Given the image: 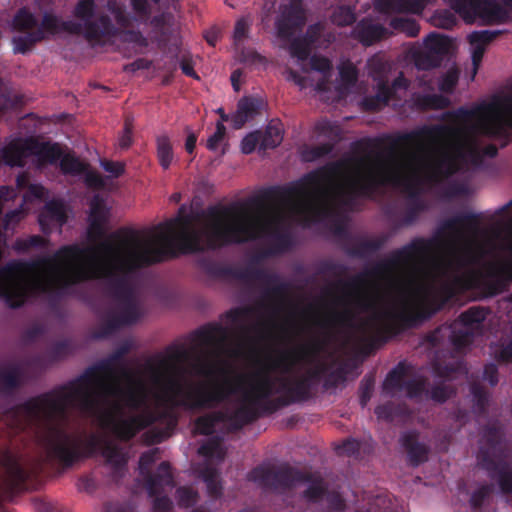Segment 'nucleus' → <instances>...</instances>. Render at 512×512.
I'll return each instance as SVG.
<instances>
[{"label": "nucleus", "mask_w": 512, "mask_h": 512, "mask_svg": "<svg viewBox=\"0 0 512 512\" xmlns=\"http://www.w3.org/2000/svg\"><path fill=\"white\" fill-rule=\"evenodd\" d=\"M481 232L479 214L459 212L443 220L433 238H414L408 244L390 252L386 259L379 261L371 269L347 280H338L334 286L344 292V297L338 302L348 304L353 298L355 306L362 311H372V315L356 324V314L351 308L345 307L342 311H333L320 325L357 329L371 344H383L403 331L429 320L443 308L445 298L426 292L415 309L392 312L379 310L376 300L361 294L360 290L369 277H381L413 269L430 254L439 240H445L447 252L438 267L441 276L461 289L477 288L481 279L478 272L471 270L472 266L484 256L496 251H507L512 254V230L500 243L496 240L501 237V232L494 231V239L488 241V249L476 241Z\"/></svg>", "instance_id": "1"}, {"label": "nucleus", "mask_w": 512, "mask_h": 512, "mask_svg": "<svg viewBox=\"0 0 512 512\" xmlns=\"http://www.w3.org/2000/svg\"><path fill=\"white\" fill-rule=\"evenodd\" d=\"M161 232L157 246L151 239H143L133 229L120 228L102 241L97 250L109 256L105 262H94L89 267H76L87 254L95 256L96 249L82 248L78 244L61 246L52 256L39 259L43 276L28 285L19 273L20 262H9L0 267V298L10 308H20L30 295H44L48 306L58 311L61 301L74 294L73 286L89 279H104L105 290L119 306L118 314L127 326L135 324L141 317L139 302L130 282L129 274L138 269L160 263L167 258H176L181 251L182 227L176 218L160 224Z\"/></svg>", "instance_id": "2"}, {"label": "nucleus", "mask_w": 512, "mask_h": 512, "mask_svg": "<svg viewBox=\"0 0 512 512\" xmlns=\"http://www.w3.org/2000/svg\"><path fill=\"white\" fill-rule=\"evenodd\" d=\"M258 203L257 198H251L247 202L210 205L194 216L184 215L185 207L181 206L176 217L182 227L181 251L202 253L262 238L270 241L263 257L276 256L291 250L293 236L288 229H282L284 218L281 214L248 217L247 205Z\"/></svg>", "instance_id": "3"}, {"label": "nucleus", "mask_w": 512, "mask_h": 512, "mask_svg": "<svg viewBox=\"0 0 512 512\" xmlns=\"http://www.w3.org/2000/svg\"><path fill=\"white\" fill-rule=\"evenodd\" d=\"M503 99H495L490 103H480L472 108L460 107L454 112L457 120L468 122L475 119L476 123L469 130L463 131L445 125L423 126L416 130L399 134L390 140L389 154L395 160V151L402 145L423 146L424 142H437L444 137L459 138L452 149H442L434 159L429 173V180L438 182L469 168L480 169L484 158H495L498 148L494 144L481 147L479 135L489 139L508 138L505 126L500 119Z\"/></svg>", "instance_id": "4"}, {"label": "nucleus", "mask_w": 512, "mask_h": 512, "mask_svg": "<svg viewBox=\"0 0 512 512\" xmlns=\"http://www.w3.org/2000/svg\"><path fill=\"white\" fill-rule=\"evenodd\" d=\"M22 405L23 403L18 404L7 411L8 425L13 433L44 425L39 442L50 461L68 469L76 462L100 452L105 459V464L111 467V480L118 484L124 477L127 457L119 445L96 434H90L83 440L80 436L69 433L63 425L58 423L66 419L70 407L79 409L77 405L69 404L63 415L53 418L45 415H30L22 410Z\"/></svg>", "instance_id": "5"}, {"label": "nucleus", "mask_w": 512, "mask_h": 512, "mask_svg": "<svg viewBox=\"0 0 512 512\" xmlns=\"http://www.w3.org/2000/svg\"><path fill=\"white\" fill-rule=\"evenodd\" d=\"M130 350V343L124 342L106 358L86 368L74 380L24 401L22 410L30 415H45L53 418L63 415L67 400L76 396H81L86 409L94 410L97 404L92 396V390L102 388L109 395H116L122 391L118 376H130L127 366L123 363L124 357Z\"/></svg>", "instance_id": "6"}, {"label": "nucleus", "mask_w": 512, "mask_h": 512, "mask_svg": "<svg viewBox=\"0 0 512 512\" xmlns=\"http://www.w3.org/2000/svg\"><path fill=\"white\" fill-rule=\"evenodd\" d=\"M166 354L160 357L157 366L151 367V372L153 383L160 389L157 398L171 407L186 410L215 408L241 388L243 376L235 381L226 378L211 385L189 383L185 389L184 370L179 363L189 357V351L182 345H171Z\"/></svg>", "instance_id": "7"}, {"label": "nucleus", "mask_w": 512, "mask_h": 512, "mask_svg": "<svg viewBox=\"0 0 512 512\" xmlns=\"http://www.w3.org/2000/svg\"><path fill=\"white\" fill-rule=\"evenodd\" d=\"M96 5L94 0H80L74 9V16L84 23L76 21H63L52 12H45L40 25L36 16L26 7L20 8L12 19V28L24 35L12 38L14 53L26 54L37 43H40L60 32H67L73 35L84 34L88 41H99L105 37H116L119 29L112 23L111 18L100 15L93 20Z\"/></svg>", "instance_id": "8"}, {"label": "nucleus", "mask_w": 512, "mask_h": 512, "mask_svg": "<svg viewBox=\"0 0 512 512\" xmlns=\"http://www.w3.org/2000/svg\"><path fill=\"white\" fill-rule=\"evenodd\" d=\"M121 390L116 395H109L102 388L92 390L97 404L94 410L84 407L81 396L68 399L67 406L77 405L82 413L96 417L117 439L128 442L159 421L163 413L149 406L148 390L141 381L126 390L121 387Z\"/></svg>", "instance_id": "9"}, {"label": "nucleus", "mask_w": 512, "mask_h": 512, "mask_svg": "<svg viewBox=\"0 0 512 512\" xmlns=\"http://www.w3.org/2000/svg\"><path fill=\"white\" fill-rule=\"evenodd\" d=\"M383 145L382 138H364L354 143L353 149L362 154L353 158L356 172L349 178L345 187L339 189L335 199L341 207L353 211L360 198L372 199L377 190L386 184L401 187L408 201L421 198V180L418 175L405 177L397 169L385 164L381 154L373 158V151Z\"/></svg>", "instance_id": "10"}, {"label": "nucleus", "mask_w": 512, "mask_h": 512, "mask_svg": "<svg viewBox=\"0 0 512 512\" xmlns=\"http://www.w3.org/2000/svg\"><path fill=\"white\" fill-rule=\"evenodd\" d=\"M344 164L343 161L332 162L305 174L296 182L285 186L270 187L263 192V198L281 204H290L296 199L303 200V209L312 215V218H305L306 222H317L320 219L331 217L335 214L336 208L330 190L325 187L324 182L330 176L338 174Z\"/></svg>", "instance_id": "11"}, {"label": "nucleus", "mask_w": 512, "mask_h": 512, "mask_svg": "<svg viewBox=\"0 0 512 512\" xmlns=\"http://www.w3.org/2000/svg\"><path fill=\"white\" fill-rule=\"evenodd\" d=\"M435 0H374L375 9L381 14H422ZM465 22L480 20L484 24L504 23L507 11L496 0H444Z\"/></svg>", "instance_id": "12"}, {"label": "nucleus", "mask_w": 512, "mask_h": 512, "mask_svg": "<svg viewBox=\"0 0 512 512\" xmlns=\"http://www.w3.org/2000/svg\"><path fill=\"white\" fill-rule=\"evenodd\" d=\"M200 267L207 275L216 279L237 278L255 280L263 283L266 286L263 291V298L266 300H275L280 304L275 306L274 310L276 312L280 310V306L286 301L291 289L290 284L286 281H282L279 275L269 273L260 268L240 271L229 265L208 259L200 261Z\"/></svg>", "instance_id": "13"}, {"label": "nucleus", "mask_w": 512, "mask_h": 512, "mask_svg": "<svg viewBox=\"0 0 512 512\" xmlns=\"http://www.w3.org/2000/svg\"><path fill=\"white\" fill-rule=\"evenodd\" d=\"M272 395H274V382L270 374L264 371L257 373L256 381L243 395L244 404L232 414H228L226 422H229L230 429L238 431L266 413L263 410L264 398H269Z\"/></svg>", "instance_id": "14"}, {"label": "nucleus", "mask_w": 512, "mask_h": 512, "mask_svg": "<svg viewBox=\"0 0 512 512\" xmlns=\"http://www.w3.org/2000/svg\"><path fill=\"white\" fill-rule=\"evenodd\" d=\"M248 479L263 488L289 490L302 482H310L311 474L288 465L279 468L257 466L248 473Z\"/></svg>", "instance_id": "15"}, {"label": "nucleus", "mask_w": 512, "mask_h": 512, "mask_svg": "<svg viewBox=\"0 0 512 512\" xmlns=\"http://www.w3.org/2000/svg\"><path fill=\"white\" fill-rule=\"evenodd\" d=\"M274 382V394L283 393L281 396L272 399L264 398L263 410L266 414H272L281 407L289 406L293 403H300L309 400L312 396L313 384L305 376L290 382L285 377L272 378Z\"/></svg>", "instance_id": "16"}, {"label": "nucleus", "mask_w": 512, "mask_h": 512, "mask_svg": "<svg viewBox=\"0 0 512 512\" xmlns=\"http://www.w3.org/2000/svg\"><path fill=\"white\" fill-rule=\"evenodd\" d=\"M174 478L171 466L163 461L155 473H147L146 490L150 497H154L153 510L155 512H169L172 508V501L168 496H160L165 487H174Z\"/></svg>", "instance_id": "17"}, {"label": "nucleus", "mask_w": 512, "mask_h": 512, "mask_svg": "<svg viewBox=\"0 0 512 512\" xmlns=\"http://www.w3.org/2000/svg\"><path fill=\"white\" fill-rule=\"evenodd\" d=\"M458 324L455 322L450 325H440L426 334L425 341L436 348L441 346L445 339H448L456 352H462L473 342L475 336L479 334L464 326L457 328Z\"/></svg>", "instance_id": "18"}, {"label": "nucleus", "mask_w": 512, "mask_h": 512, "mask_svg": "<svg viewBox=\"0 0 512 512\" xmlns=\"http://www.w3.org/2000/svg\"><path fill=\"white\" fill-rule=\"evenodd\" d=\"M230 330L220 323H208L195 330L191 335L192 342L200 348H221L227 342Z\"/></svg>", "instance_id": "19"}, {"label": "nucleus", "mask_w": 512, "mask_h": 512, "mask_svg": "<svg viewBox=\"0 0 512 512\" xmlns=\"http://www.w3.org/2000/svg\"><path fill=\"white\" fill-rule=\"evenodd\" d=\"M481 468L488 472L491 479H497L504 494H512V468L504 459H492L487 452H482Z\"/></svg>", "instance_id": "20"}, {"label": "nucleus", "mask_w": 512, "mask_h": 512, "mask_svg": "<svg viewBox=\"0 0 512 512\" xmlns=\"http://www.w3.org/2000/svg\"><path fill=\"white\" fill-rule=\"evenodd\" d=\"M305 23L304 12L300 1L293 2L286 7L276 21L277 34L282 39H289L297 28Z\"/></svg>", "instance_id": "21"}, {"label": "nucleus", "mask_w": 512, "mask_h": 512, "mask_svg": "<svg viewBox=\"0 0 512 512\" xmlns=\"http://www.w3.org/2000/svg\"><path fill=\"white\" fill-rule=\"evenodd\" d=\"M390 35L389 30L382 24L374 23L370 18L364 17L354 26L351 37L364 47H370Z\"/></svg>", "instance_id": "22"}, {"label": "nucleus", "mask_w": 512, "mask_h": 512, "mask_svg": "<svg viewBox=\"0 0 512 512\" xmlns=\"http://www.w3.org/2000/svg\"><path fill=\"white\" fill-rule=\"evenodd\" d=\"M487 276L491 278V280L483 282L486 294L496 296L502 293L507 287V284L512 281V261L505 263H489Z\"/></svg>", "instance_id": "23"}, {"label": "nucleus", "mask_w": 512, "mask_h": 512, "mask_svg": "<svg viewBox=\"0 0 512 512\" xmlns=\"http://www.w3.org/2000/svg\"><path fill=\"white\" fill-rule=\"evenodd\" d=\"M30 155L35 156L40 164H54L63 155L62 148L57 142H42L37 138L28 137L27 147Z\"/></svg>", "instance_id": "24"}, {"label": "nucleus", "mask_w": 512, "mask_h": 512, "mask_svg": "<svg viewBox=\"0 0 512 512\" xmlns=\"http://www.w3.org/2000/svg\"><path fill=\"white\" fill-rule=\"evenodd\" d=\"M314 352L315 349L307 345L284 351L271 362V368L279 369L281 372L288 374L292 372L296 364L301 361H307L309 356Z\"/></svg>", "instance_id": "25"}, {"label": "nucleus", "mask_w": 512, "mask_h": 512, "mask_svg": "<svg viewBox=\"0 0 512 512\" xmlns=\"http://www.w3.org/2000/svg\"><path fill=\"white\" fill-rule=\"evenodd\" d=\"M403 448L407 452L408 461L411 466L417 467L428 460L429 447L419 442L416 431H407L400 438Z\"/></svg>", "instance_id": "26"}, {"label": "nucleus", "mask_w": 512, "mask_h": 512, "mask_svg": "<svg viewBox=\"0 0 512 512\" xmlns=\"http://www.w3.org/2000/svg\"><path fill=\"white\" fill-rule=\"evenodd\" d=\"M27 147V138H18L10 141L0 150L2 163L9 167H24L26 158L30 156Z\"/></svg>", "instance_id": "27"}, {"label": "nucleus", "mask_w": 512, "mask_h": 512, "mask_svg": "<svg viewBox=\"0 0 512 512\" xmlns=\"http://www.w3.org/2000/svg\"><path fill=\"white\" fill-rule=\"evenodd\" d=\"M500 34L501 31L499 30L474 31L469 34L468 40L472 46V65L474 74L477 73V70L482 62L486 46L490 44L494 39H496Z\"/></svg>", "instance_id": "28"}, {"label": "nucleus", "mask_w": 512, "mask_h": 512, "mask_svg": "<svg viewBox=\"0 0 512 512\" xmlns=\"http://www.w3.org/2000/svg\"><path fill=\"white\" fill-rule=\"evenodd\" d=\"M67 219L68 217L63 202L60 200H51L45 204L43 211L39 215L38 221L41 226V230L44 233H48L50 230V222L62 227L67 222Z\"/></svg>", "instance_id": "29"}, {"label": "nucleus", "mask_w": 512, "mask_h": 512, "mask_svg": "<svg viewBox=\"0 0 512 512\" xmlns=\"http://www.w3.org/2000/svg\"><path fill=\"white\" fill-rule=\"evenodd\" d=\"M483 443L477 453L478 465L481 467L482 452L485 451L492 459L504 458L501 449V435L494 425H487L483 430Z\"/></svg>", "instance_id": "30"}, {"label": "nucleus", "mask_w": 512, "mask_h": 512, "mask_svg": "<svg viewBox=\"0 0 512 512\" xmlns=\"http://www.w3.org/2000/svg\"><path fill=\"white\" fill-rule=\"evenodd\" d=\"M261 101L253 97H243L237 104V110L232 116L234 129H241L248 120L259 114Z\"/></svg>", "instance_id": "31"}, {"label": "nucleus", "mask_w": 512, "mask_h": 512, "mask_svg": "<svg viewBox=\"0 0 512 512\" xmlns=\"http://www.w3.org/2000/svg\"><path fill=\"white\" fill-rule=\"evenodd\" d=\"M388 235H381L377 239H358L352 247L347 250L350 256L357 258H366L379 251L388 241Z\"/></svg>", "instance_id": "32"}, {"label": "nucleus", "mask_w": 512, "mask_h": 512, "mask_svg": "<svg viewBox=\"0 0 512 512\" xmlns=\"http://www.w3.org/2000/svg\"><path fill=\"white\" fill-rule=\"evenodd\" d=\"M487 310L480 306H473L462 312L455 321L460 326L470 328L474 332L481 334L483 330V322L487 317Z\"/></svg>", "instance_id": "33"}, {"label": "nucleus", "mask_w": 512, "mask_h": 512, "mask_svg": "<svg viewBox=\"0 0 512 512\" xmlns=\"http://www.w3.org/2000/svg\"><path fill=\"white\" fill-rule=\"evenodd\" d=\"M408 374V366L404 362H399L390 370L383 382V390L387 393L403 391L405 387V377Z\"/></svg>", "instance_id": "34"}, {"label": "nucleus", "mask_w": 512, "mask_h": 512, "mask_svg": "<svg viewBox=\"0 0 512 512\" xmlns=\"http://www.w3.org/2000/svg\"><path fill=\"white\" fill-rule=\"evenodd\" d=\"M227 418L226 412L215 411L198 417L195 425L200 434L208 436L214 433L216 425L226 422Z\"/></svg>", "instance_id": "35"}, {"label": "nucleus", "mask_w": 512, "mask_h": 512, "mask_svg": "<svg viewBox=\"0 0 512 512\" xmlns=\"http://www.w3.org/2000/svg\"><path fill=\"white\" fill-rule=\"evenodd\" d=\"M470 393L473 396V408L477 415L483 416L487 413L489 406V393L479 382L470 383Z\"/></svg>", "instance_id": "36"}, {"label": "nucleus", "mask_w": 512, "mask_h": 512, "mask_svg": "<svg viewBox=\"0 0 512 512\" xmlns=\"http://www.w3.org/2000/svg\"><path fill=\"white\" fill-rule=\"evenodd\" d=\"M449 47V38L438 33L432 32L424 40V49L440 58L448 53Z\"/></svg>", "instance_id": "37"}, {"label": "nucleus", "mask_w": 512, "mask_h": 512, "mask_svg": "<svg viewBox=\"0 0 512 512\" xmlns=\"http://www.w3.org/2000/svg\"><path fill=\"white\" fill-rule=\"evenodd\" d=\"M415 105L421 110H440L450 105V100L441 94H421L415 99Z\"/></svg>", "instance_id": "38"}, {"label": "nucleus", "mask_w": 512, "mask_h": 512, "mask_svg": "<svg viewBox=\"0 0 512 512\" xmlns=\"http://www.w3.org/2000/svg\"><path fill=\"white\" fill-rule=\"evenodd\" d=\"M157 158L160 166L167 170L173 161L174 153L171 141L167 135H160L156 138Z\"/></svg>", "instance_id": "39"}, {"label": "nucleus", "mask_w": 512, "mask_h": 512, "mask_svg": "<svg viewBox=\"0 0 512 512\" xmlns=\"http://www.w3.org/2000/svg\"><path fill=\"white\" fill-rule=\"evenodd\" d=\"M21 385V375L17 367L0 372V393L9 395Z\"/></svg>", "instance_id": "40"}, {"label": "nucleus", "mask_w": 512, "mask_h": 512, "mask_svg": "<svg viewBox=\"0 0 512 512\" xmlns=\"http://www.w3.org/2000/svg\"><path fill=\"white\" fill-rule=\"evenodd\" d=\"M124 326H127V324L124 323L122 318L117 313H109L98 330L94 333V338H107Z\"/></svg>", "instance_id": "41"}, {"label": "nucleus", "mask_w": 512, "mask_h": 512, "mask_svg": "<svg viewBox=\"0 0 512 512\" xmlns=\"http://www.w3.org/2000/svg\"><path fill=\"white\" fill-rule=\"evenodd\" d=\"M124 326H127V324L124 323L122 318L117 313H109L98 330L94 333V338H107Z\"/></svg>", "instance_id": "42"}, {"label": "nucleus", "mask_w": 512, "mask_h": 512, "mask_svg": "<svg viewBox=\"0 0 512 512\" xmlns=\"http://www.w3.org/2000/svg\"><path fill=\"white\" fill-rule=\"evenodd\" d=\"M390 27L398 32H403L409 37H416L420 32V26L414 19L395 17L392 18Z\"/></svg>", "instance_id": "43"}, {"label": "nucleus", "mask_w": 512, "mask_h": 512, "mask_svg": "<svg viewBox=\"0 0 512 512\" xmlns=\"http://www.w3.org/2000/svg\"><path fill=\"white\" fill-rule=\"evenodd\" d=\"M250 313H251V308L238 307V308H233V309L227 311L225 314V317L229 322H231L233 325L237 326L243 334H247L250 329L243 322H244V319Z\"/></svg>", "instance_id": "44"}, {"label": "nucleus", "mask_w": 512, "mask_h": 512, "mask_svg": "<svg viewBox=\"0 0 512 512\" xmlns=\"http://www.w3.org/2000/svg\"><path fill=\"white\" fill-rule=\"evenodd\" d=\"M282 133L279 127L268 125L264 134H261L260 147L262 149L276 148L282 142Z\"/></svg>", "instance_id": "45"}, {"label": "nucleus", "mask_w": 512, "mask_h": 512, "mask_svg": "<svg viewBox=\"0 0 512 512\" xmlns=\"http://www.w3.org/2000/svg\"><path fill=\"white\" fill-rule=\"evenodd\" d=\"M427 208L424 200L408 201V205L404 214L403 219L400 222V226H409L413 224L419 214L425 211Z\"/></svg>", "instance_id": "46"}, {"label": "nucleus", "mask_w": 512, "mask_h": 512, "mask_svg": "<svg viewBox=\"0 0 512 512\" xmlns=\"http://www.w3.org/2000/svg\"><path fill=\"white\" fill-rule=\"evenodd\" d=\"M415 64L419 69L429 70L440 66L442 58L427 50L417 52L414 56Z\"/></svg>", "instance_id": "47"}, {"label": "nucleus", "mask_w": 512, "mask_h": 512, "mask_svg": "<svg viewBox=\"0 0 512 512\" xmlns=\"http://www.w3.org/2000/svg\"><path fill=\"white\" fill-rule=\"evenodd\" d=\"M332 21L337 26H349L356 22V15L351 7L340 6L333 12Z\"/></svg>", "instance_id": "48"}, {"label": "nucleus", "mask_w": 512, "mask_h": 512, "mask_svg": "<svg viewBox=\"0 0 512 512\" xmlns=\"http://www.w3.org/2000/svg\"><path fill=\"white\" fill-rule=\"evenodd\" d=\"M108 9L114 16L115 21L119 26V27H116L117 29H119L118 35H121L122 31L127 29L131 24L130 17L126 13L125 9L121 6H119L116 2L109 1Z\"/></svg>", "instance_id": "49"}, {"label": "nucleus", "mask_w": 512, "mask_h": 512, "mask_svg": "<svg viewBox=\"0 0 512 512\" xmlns=\"http://www.w3.org/2000/svg\"><path fill=\"white\" fill-rule=\"evenodd\" d=\"M339 76L344 86L353 87L358 80V70L353 63L347 61L340 65Z\"/></svg>", "instance_id": "50"}, {"label": "nucleus", "mask_w": 512, "mask_h": 512, "mask_svg": "<svg viewBox=\"0 0 512 512\" xmlns=\"http://www.w3.org/2000/svg\"><path fill=\"white\" fill-rule=\"evenodd\" d=\"M89 219L99 221L108 220V210L106 208L104 199L99 195H95L91 199Z\"/></svg>", "instance_id": "51"}, {"label": "nucleus", "mask_w": 512, "mask_h": 512, "mask_svg": "<svg viewBox=\"0 0 512 512\" xmlns=\"http://www.w3.org/2000/svg\"><path fill=\"white\" fill-rule=\"evenodd\" d=\"M198 453L204 457L212 458L217 457L219 459L224 458V452L221 448V443L219 439L213 438L203 443L199 449Z\"/></svg>", "instance_id": "52"}, {"label": "nucleus", "mask_w": 512, "mask_h": 512, "mask_svg": "<svg viewBox=\"0 0 512 512\" xmlns=\"http://www.w3.org/2000/svg\"><path fill=\"white\" fill-rule=\"evenodd\" d=\"M404 390L410 399H416L426 393V379L421 377L418 379H410L405 383Z\"/></svg>", "instance_id": "53"}, {"label": "nucleus", "mask_w": 512, "mask_h": 512, "mask_svg": "<svg viewBox=\"0 0 512 512\" xmlns=\"http://www.w3.org/2000/svg\"><path fill=\"white\" fill-rule=\"evenodd\" d=\"M326 492L327 488L324 486L321 480L313 481L303 492V496L308 501L315 503L322 499Z\"/></svg>", "instance_id": "54"}, {"label": "nucleus", "mask_w": 512, "mask_h": 512, "mask_svg": "<svg viewBox=\"0 0 512 512\" xmlns=\"http://www.w3.org/2000/svg\"><path fill=\"white\" fill-rule=\"evenodd\" d=\"M346 380V373L343 368H337L332 371H327L325 374L323 388L328 390L336 388L340 383Z\"/></svg>", "instance_id": "55"}, {"label": "nucleus", "mask_w": 512, "mask_h": 512, "mask_svg": "<svg viewBox=\"0 0 512 512\" xmlns=\"http://www.w3.org/2000/svg\"><path fill=\"white\" fill-rule=\"evenodd\" d=\"M333 150V145L331 143H322L316 146L310 147L304 153V158L307 161H315L322 157L327 156Z\"/></svg>", "instance_id": "56"}, {"label": "nucleus", "mask_w": 512, "mask_h": 512, "mask_svg": "<svg viewBox=\"0 0 512 512\" xmlns=\"http://www.w3.org/2000/svg\"><path fill=\"white\" fill-rule=\"evenodd\" d=\"M60 159H61V161H60L61 169L65 173L79 174L84 171V165L76 157L69 156V155H66V156L62 155V157Z\"/></svg>", "instance_id": "57"}, {"label": "nucleus", "mask_w": 512, "mask_h": 512, "mask_svg": "<svg viewBox=\"0 0 512 512\" xmlns=\"http://www.w3.org/2000/svg\"><path fill=\"white\" fill-rule=\"evenodd\" d=\"M290 53L293 57L305 61L309 57L310 48L305 40L296 38L290 44Z\"/></svg>", "instance_id": "58"}, {"label": "nucleus", "mask_w": 512, "mask_h": 512, "mask_svg": "<svg viewBox=\"0 0 512 512\" xmlns=\"http://www.w3.org/2000/svg\"><path fill=\"white\" fill-rule=\"evenodd\" d=\"M361 449V442L355 438H347L336 448L339 455L358 456Z\"/></svg>", "instance_id": "59"}, {"label": "nucleus", "mask_w": 512, "mask_h": 512, "mask_svg": "<svg viewBox=\"0 0 512 512\" xmlns=\"http://www.w3.org/2000/svg\"><path fill=\"white\" fill-rule=\"evenodd\" d=\"M374 389V379L365 376L359 387V402L362 407H365L371 399L372 391Z\"/></svg>", "instance_id": "60"}, {"label": "nucleus", "mask_w": 512, "mask_h": 512, "mask_svg": "<svg viewBox=\"0 0 512 512\" xmlns=\"http://www.w3.org/2000/svg\"><path fill=\"white\" fill-rule=\"evenodd\" d=\"M426 394L435 402L444 403L451 396V390L448 386L440 383L431 387L426 391Z\"/></svg>", "instance_id": "61"}, {"label": "nucleus", "mask_w": 512, "mask_h": 512, "mask_svg": "<svg viewBox=\"0 0 512 512\" xmlns=\"http://www.w3.org/2000/svg\"><path fill=\"white\" fill-rule=\"evenodd\" d=\"M492 492V486L485 484L475 490L470 497V504L474 509L482 507L484 501L489 497Z\"/></svg>", "instance_id": "62"}, {"label": "nucleus", "mask_w": 512, "mask_h": 512, "mask_svg": "<svg viewBox=\"0 0 512 512\" xmlns=\"http://www.w3.org/2000/svg\"><path fill=\"white\" fill-rule=\"evenodd\" d=\"M178 503L183 508L193 506L197 501V493L191 488L180 487L177 489Z\"/></svg>", "instance_id": "63"}, {"label": "nucleus", "mask_w": 512, "mask_h": 512, "mask_svg": "<svg viewBox=\"0 0 512 512\" xmlns=\"http://www.w3.org/2000/svg\"><path fill=\"white\" fill-rule=\"evenodd\" d=\"M215 364L207 357H199L193 364V370L197 375L211 376L215 372Z\"/></svg>", "instance_id": "64"}]
</instances>
